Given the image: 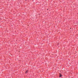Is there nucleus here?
I'll list each match as a JSON object with an SVG mask.
<instances>
[{
	"label": "nucleus",
	"instance_id": "obj_1",
	"mask_svg": "<svg viewBox=\"0 0 78 78\" xmlns=\"http://www.w3.org/2000/svg\"><path fill=\"white\" fill-rule=\"evenodd\" d=\"M28 70H27L26 72H25V73H28Z\"/></svg>",
	"mask_w": 78,
	"mask_h": 78
},
{
	"label": "nucleus",
	"instance_id": "obj_2",
	"mask_svg": "<svg viewBox=\"0 0 78 78\" xmlns=\"http://www.w3.org/2000/svg\"><path fill=\"white\" fill-rule=\"evenodd\" d=\"M62 76V75H61V74H60L59 77H61V76Z\"/></svg>",
	"mask_w": 78,
	"mask_h": 78
}]
</instances>
